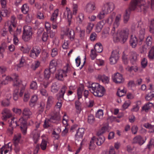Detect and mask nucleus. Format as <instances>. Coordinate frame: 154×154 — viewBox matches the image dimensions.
Listing matches in <instances>:
<instances>
[{
    "label": "nucleus",
    "mask_w": 154,
    "mask_h": 154,
    "mask_svg": "<svg viewBox=\"0 0 154 154\" xmlns=\"http://www.w3.org/2000/svg\"><path fill=\"white\" fill-rule=\"evenodd\" d=\"M66 88H67L65 86H63L59 93L57 94V97L58 99H63V96Z\"/></svg>",
    "instance_id": "f3484780"
},
{
    "label": "nucleus",
    "mask_w": 154,
    "mask_h": 154,
    "mask_svg": "<svg viewBox=\"0 0 154 154\" xmlns=\"http://www.w3.org/2000/svg\"><path fill=\"white\" fill-rule=\"evenodd\" d=\"M114 4L112 2H107L104 4L102 7V11L107 14L113 11L115 9Z\"/></svg>",
    "instance_id": "423d86ee"
},
{
    "label": "nucleus",
    "mask_w": 154,
    "mask_h": 154,
    "mask_svg": "<svg viewBox=\"0 0 154 154\" xmlns=\"http://www.w3.org/2000/svg\"><path fill=\"white\" fill-rule=\"evenodd\" d=\"M119 48L113 50L109 58L110 62L111 64H113L116 63L119 58Z\"/></svg>",
    "instance_id": "39448f33"
},
{
    "label": "nucleus",
    "mask_w": 154,
    "mask_h": 154,
    "mask_svg": "<svg viewBox=\"0 0 154 154\" xmlns=\"http://www.w3.org/2000/svg\"><path fill=\"white\" fill-rule=\"evenodd\" d=\"M40 131L37 129H35L33 130L31 134V136L32 137L34 143H36L38 140L40 136Z\"/></svg>",
    "instance_id": "f8f14e48"
},
{
    "label": "nucleus",
    "mask_w": 154,
    "mask_h": 154,
    "mask_svg": "<svg viewBox=\"0 0 154 154\" xmlns=\"http://www.w3.org/2000/svg\"><path fill=\"white\" fill-rule=\"evenodd\" d=\"M138 6V10L140 12L143 11L145 12L148 8L147 5L146 4L141 5H139Z\"/></svg>",
    "instance_id": "4c0bfd02"
},
{
    "label": "nucleus",
    "mask_w": 154,
    "mask_h": 154,
    "mask_svg": "<svg viewBox=\"0 0 154 154\" xmlns=\"http://www.w3.org/2000/svg\"><path fill=\"white\" fill-rule=\"evenodd\" d=\"M152 38L151 36H148L146 39V45L148 47H150L151 46L152 44Z\"/></svg>",
    "instance_id": "3c124183"
},
{
    "label": "nucleus",
    "mask_w": 154,
    "mask_h": 154,
    "mask_svg": "<svg viewBox=\"0 0 154 154\" xmlns=\"http://www.w3.org/2000/svg\"><path fill=\"white\" fill-rule=\"evenodd\" d=\"M49 69L54 71L56 70V67L55 66V64L54 63V60H52L50 62Z\"/></svg>",
    "instance_id": "bf43d9fd"
},
{
    "label": "nucleus",
    "mask_w": 154,
    "mask_h": 154,
    "mask_svg": "<svg viewBox=\"0 0 154 154\" xmlns=\"http://www.w3.org/2000/svg\"><path fill=\"white\" fill-rule=\"evenodd\" d=\"M147 59L144 58L141 60V65L142 67L143 68H145L147 66Z\"/></svg>",
    "instance_id": "69168bd1"
},
{
    "label": "nucleus",
    "mask_w": 154,
    "mask_h": 154,
    "mask_svg": "<svg viewBox=\"0 0 154 154\" xmlns=\"http://www.w3.org/2000/svg\"><path fill=\"white\" fill-rule=\"evenodd\" d=\"M95 4L93 2H90L88 3L86 6V11L89 13H91L95 9Z\"/></svg>",
    "instance_id": "4468645a"
},
{
    "label": "nucleus",
    "mask_w": 154,
    "mask_h": 154,
    "mask_svg": "<svg viewBox=\"0 0 154 154\" xmlns=\"http://www.w3.org/2000/svg\"><path fill=\"white\" fill-rule=\"evenodd\" d=\"M114 20L113 16L112 15H110L109 17L107 18L106 20V22L109 24H111Z\"/></svg>",
    "instance_id": "13d9d810"
},
{
    "label": "nucleus",
    "mask_w": 154,
    "mask_h": 154,
    "mask_svg": "<svg viewBox=\"0 0 154 154\" xmlns=\"http://www.w3.org/2000/svg\"><path fill=\"white\" fill-rule=\"evenodd\" d=\"M64 75V71L62 69H60L58 70V72L56 75V78L58 80L62 81L63 79V76Z\"/></svg>",
    "instance_id": "a878e982"
},
{
    "label": "nucleus",
    "mask_w": 154,
    "mask_h": 154,
    "mask_svg": "<svg viewBox=\"0 0 154 154\" xmlns=\"http://www.w3.org/2000/svg\"><path fill=\"white\" fill-rule=\"evenodd\" d=\"M131 12L129 10L126 9L125 13L123 16V22L125 24H126L128 22L130 18Z\"/></svg>",
    "instance_id": "5701e85b"
},
{
    "label": "nucleus",
    "mask_w": 154,
    "mask_h": 154,
    "mask_svg": "<svg viewBox=\"0 0 154 154\" xmlns=\"http://www.w3.org/2000/svg\"><path fill=\"white\" fill-rule=\"evenodd\" d=\"M32 115V112L29 108L25 107L24 108L22 112V117L19 120V122L23 125V126H20V128L23 134H25L26 132V121L30 118Z\"/></svg>",
    "instance_id": "f257e3e1"
},
{
    "label": "nucleus",
    "mask_w": 154,
    "mask_h": 154,
    "mask_svg": "<svg viewBox=\"0 0 154 154\" xmlns=\"http://www.w3.org/2000/svg\"><path fill=\"white\" fill-rule=\"evenodd\" d=\"M13 78H14L13 80V85L14 86L19 87L21 85L22 81L19 79L18 75L15 73L14 74Z\"/></svg>",
    "instance_id": "2eb2a0df"
},
{
    "label": "nucleus",
    "mask_w": 154,
    "mask_h": 154,
    "mask_svg": "<svg viewBox=\"0 0 154 154\" xmlns=\"http://www.w3.org/2000/svg\"><path fill=\"white\" fill-rule=\"evenodd\" d=\"M98 137H96L95 142L98 146H100L103 143L105 140V138L102 135H97Z\"/></svg>",
    "instance_id": "4be33fe9"
},
{
    "label": "nucleus",
    "mask_w": 154,
    "mask_h": 154,
    "mask_svg": "<svg viewBox=\"0 0 154 154\" xmlns=\"http://www.w3.org/2000/svg\"><path fill=\"white\" fill-rule=\"evenodd\" d=\"M67 18L68 21L69 23V25L70 24L71 19L72 18V14L71 11L69 9H67Z\"/></svg>",
    "instance_id": "052dcab7"
},
{
    "label": "nucleus",
    "mask_w": 154,
    "mask_h": 154,
    "mask_svg": "<svg viewBox=\"0 0 154 154\" xmlns=\"http://www.w3.org/2000/svg\"><path fill=\"white\" fill-rule=\"evenodd\" d=\"M63 70L64 71L65 76H67L66 73L69 72L70 70V67L69 64H67L66 66L64 67Z\"/></svg>",
    "instance_id": "603ef678"
},
{
    "label": "nucleus",
    "mask_w": 154,
    "mask_h": 154,
    "mask_svg": "<svg viewBox=\"0 0 154 154\" xmlns=\"http://www.w3.org/2000/svg\"><path fill=\"white\" fill-rule=\"evenodd\" d=\"M15 17L14 16H12L11 17V22H8L5 24V26L7 25L9 27V26H12V27L15 28L16 27V22L15 21Z\"/></svg>",
    "instance_id": "2f4dec72"
},
{
    "label": "nucleus",
    "mask_w": 154,
    "mask_h": 154,
    "mask_svg": "<svg viewBox=\"0 0 154 154\" xmlns=\"http://www.w3.org/2000/svg\"><path fill=\"white\" fill-rule=\"evenodd\" d=\"M145 29L144 28H141L139 32L138 37L140 41H142L144 38Z\"/></svg>",
    "instance_id": "72a5a7b5"
},
{
    "label": "nucleus",
    "mask_w": 154,
    "mask_h": 154,
    "mask_svg": "<svg viewBox=\"0 0 154 154\" xmlns=\"http://www.w3.org/2000/svg\"><path fill=\"white\" fill-rule=\"evenodd\" d=\"M47 141L44 140H42L41 143L40 145V146L41 149L43 150H45L46 149L47 146Z\"/></svg>",
    "instance_id": "e2e57ef3"
},
{
    "label": "nucleus",
    "mask_w": 154,
    "mask_h": 154,
    "mask_svg": "<svg viewBox=\"0 0 154 154\" xmlns=\"http://www.w3.org/2000/svg\"><path fill=\"white\" fill-rule=\"evenodd\" d=\"M85 130L83 128H79L75 135V141H80L81 144L82 143V137L84 133Z\"/></svg>",
    "instance_id": "9d476101"
},
{
    "label": "nucleus",
    "mask_w": 154,
    "mask_h": 154,
    "mask_svg": "<svg viewBox=\"0 0 154 154\" xmlns=\"http://www.w3.org/2000/svg\"><path fill=\"white\" fill-rule=\"evenodd\" d=\"M103 46L100 43L96 44L94 46V49L95 51L97 53H101L103 51Z\"/></svg>",
    "instance_id": "473e14b6"
},
{
    "label": "nucleus",
    "mask_w": 154,
    "mask_h": 154,
    "mask_svg": "<svg viewBox=\"0 0 154 154\" xmlns=\"http://www.w3.org/2000/svg\"><path fill=\"white\" fill-rule=\"evenodd\" d=\"M50 119L52 123H57L60 119V117L58 113H56L52 116Z\"/></svg>",
    "instance_id": "412c9836"
},
{
    "label": "nucleus",
    "mask_w": 154,
    "mask_h": 154,
    "mask_svg": "<svg viewBox=\"0 0 154 154\" xmlns=\"http://www.w3.org/2000/svg\"><path fill=\"white\" fill-rule=\"evenodd\" d=\"M147 46L146 45L142 46L140 49V51L141 54H145L146 53L147 49L148 48Z\"/></svg>",
    "instance_id": "4d7b16f0"
},
{
    "label": "nucleus",
    "mask_w": 154,
    "mask_h": 154,
    "mask_svg": "<svg viewBox=\"0 0 154 154\" xmlns=\"http://www.w3.org/2000/svg\"><path fill=\"white\" fill-rule=\"evenodd\" d=\"M9 122H10L9 126L15 128L17 126L19 125V123L21 125V126H23V125L19 122V121L18 122H17V120L14 118H13L10 119Z\"/></svg>",
    "instance_id": "c756f323"
},
{
    "label": "nucleus",
    "mask_w": 154,
    "mask_h": 154,
    "mask_svg": "<svg viewBox=\"0 0 154 154\" xmlns=\"http://www.w3.org/2000/svg\"><path fill=\"white\" fill-rule=\"evenodd\" d=\"M94 25L93 23H89L87 27V32L89 33L91 32Z\"/></svg>",
    "instance_id": "680f3d73"
},
{
    "label": "nucleus",
    "mask_w": 154,
    "mask_h": 154,
    "mask_svg": "<svg viewBox=\"0 0 154 154\" xmlns=\"http://www.w3.org/2000/svg\"><path fill=\"white\" fill-rule=\"evenodd\" d=\"M81 103L79 100H76L75 102V106L76 109V112L80 113L81 110Z\"/></svg>",
    "instance_id": "c9c22d12"
},
{
    "label": "nucleus",
    "mask_w": 154,
    "mask_h": 154,
    "mask_svg": "<svg viewBox=\"0 0 154 154\" xmlns=\"http://www.w3.org/2000/svg\"><path fill=\"white\" fill-rule=\"evenodd\" d=\"M149 58L150 60H153L154 58V46L152 47L149 52L148 55Z\"/></svg>",
    "instance_id": "a19ab883"
},
{
    "label": "nucleus",
    "mask_w": 154,
    "mask_h": 154,
    "mask_svg": "<svg viewBox=\"0 0 154 154\" xmlns=\"http://www.w3.org/2000/svg\"><path fill=\"white\" fill-rule=\"evenodd\" d=\"M54 99L53 97L49 96L48 97L47 104L46 106V109L48 110L50 109L54 102Z\"/></svg>",
    "instance_id": "b1692460"
},
{
    "label": "nucleus",
    "mask_w": 154,
    "mask_h": 154,
    "mask_svg": "<svg viewBox=\"0 0 154 154\" xmlns=\"http://www.w3.org/2000/svg\"><path fill=\"white\" fill-rule=\"evenodd\" d=\"M29 9V6L26 4H24L21 8L22 12L24 14H26Z\"/></svg>",
    "instance_id": "8fccbe9b"
},
{
    "label": "nucleus",
    "mask_w": 154,
    "mask_h": 154,
    "mask_svg": "<svg viewBox=\"0 0 154 154\" xmlns=\"http://www.w3.org/2000/svg\"><path fill=\"white\" fill-rule=\"evenodd\" d=\"M95 120L94 117L93 115L90 114L88 116V123L92 124L94 122Z\"/></svg>",
    "instance_id": "6e6d98bb"
},
{
    "label": "nucleus",
    "mask_w": 154,
    "mask_h": 154,
    "mask_svg": "<svg viewBox=\"0 0 154 154\" xmlns=\"http://www.w3.org/2000/svg\"><path fill=\"white\" fill-rule=\"evenodd\" d=\"M144 126L146 128H149L150 132H154V125H152L149 123H147L144 125Z\"/></svg>",
    "instance_id": "5fc2aeb1"
},
{
    "label": "nucleus",
    "mask_w": 154,
    "mask_h": 154,
    "mask_svg": "<svg viewBox=\"0 0 154 154\" xmlns=\"http://www.w3.org/2000/svg\"><path fill=\"white\" fill-rule=\"evenodd\" d=\"M131 103V101L129 100H128L125 101L122 105V110H125L127 109L128 107L130 106Z\"/></svg>",
    "instance_id": "09e8293b"
},
{
    "label": "nucleus",
    "mask_w": 154,
    "mask_h": 154,
    "mask_svg": "<svg viewBox=\"0 0 154 154\" xmlns=\"http://www.w3.org/2000/svg\"><path fill=\"white\" fill-rule=\"evenodd\" d=\"M130 45L133 48H135L137 44V39L135 36L131 35L129 41Z\"/></svg>",
    "instance_id": "6ab92c4d"
},
{
    "label": "nucleus",
    "mask_w": 154,
    "mask_h": 154,
    "mask_svg": "<svg viewBox=\"0 0 154 154\" xmlns=\"http://www.w3.org/2000/svg\"><path fill=\"white\" fill-rule=\"evenodd\" d=\"M59 10L56 9L52 14L50 19L52 23L56 22L57 18L58 15Z\"/></svg>",
    "instance_id": "c85d7f7f"
},
{
    "label": "nucleus",
    "mask_w": 154,
    "mask_h": 154,
    "mask_svg": "<svg viewBox=\"0 0 154 154\" xmlns=\"http://www.w3.org/2000/svg\"><path fill=\"white\" fill-rule=\"evenodd\" d=\"M98 79L101 80L104 83H108L109 82V77L106 76L105 75H99L98 76Z\"/></svg>",
    "instance_id": "393cba45"
},
{
    "label": "nucleus",
    "mask_w": 154,
    "mask_h": 154,
    "mask_svg": "<svg viewBox=\"0 0 154 154\" xmlns=\"http://www.w3.org/2000/svg\"><path fill=\"white\" fill-rule=\"evenodd\" d=\"M48 38V35L47 32H44L43 34L42 37V39L43 42H45L47 41Z\"/></svg>",
    "instance_id": "774afa93"
},
{
    "label": "nucleus",
    "mask_w": 154,
    "mask_h": 154,
    "mask_svg": "<svg viewBox=\"0 0 154 154\" xmlns=\"http://www.w3.org/2000/svg\"><path fill=\"white\" fill-rule=\"evenodd\" d=\"M129 34V29L127 28L124 29L119 32V37L117 38V39L121 41L124 43L127 40Z\"/></svg>",
    "instance_id": "20e7f679"
},
{
    "label": "nucleus",
    "mask_w": 154,
    "mask_h": 154,
    "mask_svg": "<svg viewBox=\"0 0 154 154\" xmlns=\"http://www.w3.org/2000/svg\"><path fill=\"white\" fill-rule=\"evenodd\" d=\"M45 106V103L44 101H42L38 104V110L40 112H43Z\"/></svg>",
    "instance_id": "79ce46f5"
},
{
    "label": "nucleus",
    "mask_w": 154,
    "mask_h": 154,
    "mask_svg": "<svg viewBox=\"0 0 154 154\" xmlns=\"http://www.w3.org/2000/svg\"><path fill=\"white\" fill-rule=\"evenodd\" d=\"M32 30L30 26H25L23 27L22 38L25 42L29 40L32 37Z\"/></svg>",
    "instance_id": "7ed1b4c3"
},
{
    "label": "nucleus",
    "mask_w": 154,
    "mask_h": 154,
    "mask_svg": "<svg viewBox=\"0 0 154 154\" xmlns=\"http://www.w3.org/2000/svg\"><path fill=\"white\" fill-rule=\"evenodd\" d=\"M37 100V97L36 96H33L30 100L29 105L31 107H33L35 105V102Z\"/></svg>",
    "instance_id": "37998d69"
},
{
    "label": "nucleus",
    "mask_w": 154,
    "mask_h": 154,
    "mask_svg": "<svg viewBox=\"0 0 154 154\" xmlns=\"http://www.w3.org/2000/svg\"><path fill=\"white\" fill-rule=\"evenodd\" d=\"M138 56V54L135 51H131L130 53L129 58L131 63L133 64L136 62Z\"/></svg>",
    "instance_id": "a211bd4d"
},
{
    "label": "nucleus",
    "mask_w": 154,
    "mask_h": 154,
    "mask_svg": "<svg viewBox=\"0 0 154 154\" xmlns=\"http://www.w3.org/2000/svg\"><path fill=\"white\" fill-rule=\"evenodd\" d=\"M2 119L3 120H6L7 118H9L12 116L11 111L8 109H5L2 112Z\"/></svg>",
    "instance_id": "dca6fc26"
},
{
    "label": "nucleus",
    "mask_w": 154,
    "mask_h": 154,
    "mask_svg": "<svg viewBox=\"0 0 154 154\" xmlns=\"http://www.w3.org/2000/svg\"><path fill=\"white\" fill-rule=\"evenodd\" d=\"M30 87L31 89L33 90H36L37 87V84L36 82L35 81H32L30 84Z\"/></svg>",
    "instance_id": "0e129e2a"
},
{
    "label": "nucleus",
    "mask_w": 154,
    "mask_h": 154,
    "mask_svg": "<svg viewBox=\"0 0 154 154\" xmlns=\"http://www.w3.org/2000/svg\"><path fill=\"white\" fill-rule=\"evenodd\" d=\"M64 35L67 36L71 41H73L75 38L74 31L71 29L67 28L64 32Z\"/></svg>",
    "instance_id": "9b49d317"
},
{
    "label": "nucleus",
    "mask_w": 154,
    "mask_h": 154,
    "mask_svg": "<svg viewBox=\"0 0 154 154\" xmlns=\"http://www.w3.org/2000/svg\"><path fill=\"white\" fill-rule=\"evenodd\" d=\"M54 71L50 69H46L44 72V78L46 79H48L50 78L52 73Z\"/></svg>",
    "instance_id": "7c9ffc66"
},
{
    "label": "nucleus",
    "mask_w": 154,
    "mask_h": 154,
    "mask_svg": "<svg viewBox=\"0 0 154 154\" xmlns=\"http://www.w3.org/2000/svg\"><path fill=\"white\" fill-rule=\"evenodd\" d=\"M133 142L134 143H138L141 145L145 143V141L140 135H138L135 137L133 139Z\"/></svg>",
    "instance_id": "aec40b11"
},
{
    "label": "nucleus",
    "mask_w": 154,
    "mask_h": 154,
    "mask_svg": "<svg viewBox=\"0 0 154 154\" xmlns=\"http://www.w3.org/2000/svg\"><path fill=\"white\" fill-rule=\"evenodd\" d=\"M121 17L122 16L120 14H118L116 16L113 23V26L115 27H118L119 26L121 20Z\"/></svg>",
    "instance_id": "cd10ccee"
},
{
    "label": "nucleus",
    "mask_w": 154,
    "mask_h": 154,
    "mask_svg": "<svg viewBox=\"0 0 154 154\" xmlns=\"http://www.w3.org/2000/svg\"><path fill=\"white\" fill-rule=\"evenodd\" d=\"M153 106V104L151 103H148L146 104L143 107V109L145 110L146 112H147L148 111L149 109L151 107H152Z\"/></svg>",
    "instance_id": "de8ad7c7"
},
{
    "label": "nucleus",
    "mask_w": 154,
    "mask_h": 154,
    "mask_svg": "<svg viewBox=\"0 0 154 154\" xmlns=\"http://www.w3.org/2000/svg\"><path fill=\"white\" fill-rule=\"evenodd\" d=\"M149 90H150L149 93L145 97V99L146 100H151L154 97V88L153 85L152 84L149 85Z\"/></svg>",
    "instance_id": "ddd939ff"
},
{
    "label": "nucleus",
    "mask_w": 154,
    "mask_h": 154,
    "mask_svg": "<svg viewBox=\"0 0 154 154\" xmlns=\"http://www.w3.org/2000/svg\"><path fill=\"white\" fill-rule=\"evenodd\" d=\"M112 79L114 82L116 84H120L123 83L125 79L122 75L117 72L112 75Z\"/></svg>",
    "instance_id": "0eeeda50"
},
{
    "label": "nucleus",
    "mask_w": 154,
    "mask_h": 154,
    "mask_svg": "<svg viewBox=\"0 0 154 154\" xmlns=\"http://www.w3.org/2000/svg\"><path fill=\"white\" fill-rule=\"evenodd\" d=\"M88 87L89 91L95 96L101 97L105 92L104 88L98 83H93Z\"/></svg>",
    "instance_id": "f03ea898"
},
{
    "label": "nucleus",
    "mask_w": 154,
    "mask_h": 154,
    "mask_svg": "<svg viewBox=\"0 0 154 154\" xmlns=\"http://www.w3.org/2000/svg\"><path fill=\"white\" fill-rule=\"evenodd\" d=\"M9 98L6 100H5L2 101L1 102V105L4 106H8L9 105V99L11 98V95L10 94H9Z\"/></svg>",
    "instance_id": "c03bdc74"
},
{
    "label": "nucleus",
    "mask_w": 154,
    "mask_h": 154,
    "mask_svg": "<svg viewBox=\"0 0 154 154\" xmlns=\"http://www.w3.org/2000/svg\"><path fill=\"white\" fill-rule=\"evenodd\" d=\"M8 29L11 34L13 35H15V34L16 36L20 35L21 32V29L17 28L16 31L14 32V28L12 27V26H9Z\"/></svg>",
    "instance_id": "bb28decb"
},
{
    "label": "nucleus",
    "mask_w": 154,
    "mask_h": 154,
    "mask_svg": "<svg viewBox=\"0 0 154 154\" xmlns=\"http://www.w3.org/2000/svg\"><path fill=\"white\" fill-rule=\"evenodd\" d=\"M142 1V0H132L130 3L129 8L127 10H129L130 12L134 11Z\"/></svg>",
    "instance_id": "1a4fd4ad"
},
{
    "label": "nucleus",
    "mask_w": 154,
    "mask_h": 154,
    "mask_svg": "<svg viewBox=\"0 0 154 154\" xmlns=\"http://www.w3.org/2000/svg\"><path fill=\"white\" fill-rule=\"evenodd\" d=\"M103 110L102 109H99L96 114V116L99 119H102L103 118Z\"/></svg>",
    "instance_id": "864d4df0"
},
{
    "label": "nucleus",
    "mask_w": 154,
    "mask_h": 154,
    "mask_svg": "<svg viewBox=\"0 0 154 154\" xmlns=\"http://www.w3.org/2000/svg\"><path fill=\"white\" fill-rule=\"evenodd\" d=\"M41 51L39 47L37 46L33 47L30 51L29 56L34 59H36L39 55Z\"/></svg>",
    "instance_id": "6e6552de"
},
{
    "label": "nucleus",
    "mask_w": 154,
    "mask_h": 154,
    "mask_svg": "<svg viewBox=\"0 0 154 154\" xmlns=\"http://www.w3.org/2000/svg\"><path fill=\"white\" fill-rule=\"evenodd\" d=\"M59 89V88L57 85L55 83H53L51 86V91L53 93H56L57 92Z\"/></svg>",
    "instance_id": "ea45409f"
},
{
    "label": "nucleus",
    "mask_w": 154,
    "mask_h": 154,
    "mask_svg": "<svg viewBox=\"0 0 154 154\" xmlns=\"http://www.w3.org/2000/svg\"><path fill=\"white\" fill-rule=\"evenodd\" d=\"M1 13L2 15L4 16H7L10 13V12L9 10H8L5 8H3Z\"/></svg>",
    "instance_id": "338daca9"
},
{
    "label": "nucleus",
    "mask_w": 154,
    "mask_h": 154,
    "mask_svg": "<svg viewBox=\"0 0 154 154\" xmlns=\"http://www.w3.org/2000/svg\"><path fill=\"white\" fill-rule=\"evenodd\" d=\"M107 129L108 128L106 126L102 127L101 129L97 133V135H102L107 130Z\"/></svg>",
    "instance_id": "49530a36"
},
{
    "label": "nucleus",
    "mask_w": 154,
    "mask_h": 154,
    "mask_svg": "<svg viewBox=\"0 0 154 154\" xmlns=\"http://www.w3.org/2000/svg\"><path fill=\"white\" fill-rule=\"evenodd\" d=\"M104 23L103 21H100L97 23L96 25V30L97 32H100L102 29Z\"/></svg>",
    "instance_id": "e433bc0d"
},
{
    "label": "nucleus",
    "mask_w": 154,
    "mask_h": 154,
    "mask_svg": "<svg viewBox=\"0 0 154 154\" xmlns=\"http://www.w3.org/2000/svg\"><path fill=\"white\" fill-rule=\"evenodd\" d=\"M51 123L52 122L50 121V119H45L43 125V127L45 128H47L48 127H51Z\"/></svg>",
    "instance_id": "a18cd8bd"
},
{
    "label": "nucleus",
    "mask_w": 154,
    "mask_h": 154,
    "mask_svg": "<svg viewBox=\"0 0 154 154\" xmlns=\"http://www.w3.org/2000/svg\"><path fill=\"white\" fill-rule=\"evenodd\" d=\"M21 137L20 134H18L15 135L14 138V145H18Z\"/></svg>",
    "instance_id": "f704fd0d"
},
{
    "label": "nucleus",
    "mask_w": 154,
    "mask_h": 154,
    "mask_svg": "<svg viewBox=\"0 0 154 154\" xmlns=\"http://www.w3.org/2000/svg\"><path fill=\"white\" fill-rule=\"evenodd\" d=\"M96 137H93L90 142L89 146V149H93L95 148V145L94 143L95 141Z\"/></svg>",
    "instance_id": "58836bf2"
}]
</instances>
